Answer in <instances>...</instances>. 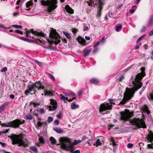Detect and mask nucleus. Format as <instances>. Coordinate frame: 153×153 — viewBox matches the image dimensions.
I'll return each instance as SVG.
<instances>
[{
    "instance_id": "obj_1",
    "label": "nucleus",
    "mask_w": 153,
    "mask_h": 153,
    "mask_svg": "<svg viewBox=\"0 0 153 153\" xmlns=\"http://www.w3.org/2000/svg\"><path fill=\"white\" fill-rule=\"evenodd\" d=\"M141 72L138 74L136 76L134 81H132L133 84V89L127 88L124 93V98L121 101L120 104H125L127 101L131 99L133 97L135 91L140 88L142 86V84L141 82V80L145 75V68H141Z\"/></svg>"
},
{
    "instance_id": "obj_2",
    "label": "nucleus",
    "mask_w": 153,
    "mask_h": 153,
    "mask_svg": "<svg viewBox=\"0 0 153 153\" xmlns=\"http://www.w3.org/2000/svg\"><path fill=\"white\" fill-rule=\"evenodd\" d=\"M27 88L29 91H34V94L36 92L37 89L38 91L43 90V92L45 96H50L52 95V93L50 91H49L48 89L45 87L42 84L40 81H36L34 83H33L32 85H29L27 86Z\"/></svg>"
},
{
    "instance_id": "obj_3",
    "label": "nucleus",
    "mask_w": 153,
    "mask_h": 153,
    "mask_svg": "<svg viewBox=\"0 0 153 153\" xmlns=\"http://www.w3.org/2000/svg\"><path fill=\"white\" fill-rule=\"evenodd\" d=\"M11 138L13 143L14 144H18L19 146L26 148L29 145L28 140L25 138H22L19 135L13 134L11 135Z\"/></svg>"
},
{
    "instance_id": "obj_4",
    "label": "nucleus",
    "mask_w": 153,
    "mask_h": 153,
    "mask_svg": "<svg viewBox=\"0 0 153 153\" xmlns=\"http://www.w3.org/2000/svg\"><path fill=\"white\" fill-rule=\"evenodd\" d=\"M108 101L110 102L109 104L106 102H105L100 105L99 111L102 114H107L109 113V111H106L104 113V111L111 109L112 108V105H115V103L113 102L114 101L113 99H109Z\"/></svg>"
},
{
    "instance_id": "obj_5",
    "label": "nucleus",
    "mask_w": 153,
    "mask_h": 153,
    "mask_svg": "<svg viewBox=\"0 0 153 153\" xmlns=\"http://www.w3.org/2000/svg\"><path fill=\"white\" fill-rule=\"evenodd\" d=\"M57 0H42L41 1V4L43 5H48V8L45 10L48 12H51L53 10L57 7Z\"/></svg>"
},
{
    "instance_id": "obj_6",
    "label": "nucleus",
    "mask_w": 153,
    "mask_h": 153,
    "mask_svg": "<svg viewBox=\"0 0 153 153\" xmlns=\"http://www.w3.org/2000/svg\"><path fill=\"white\" fill-rule=\"evenodd\" d=\"M103 0H91L88 3V5L92 6V4L94 7L97 8V16L99 17L100 16L101 14V10H102L104 5Z\"/></svg>"
},
{
    "instance_id": "obj_7",
    "label": "nucleus",
    "mask_w": 153,
    "mask_h": 153,
    "mask_svg": "<svg viewBox=\"0 0 153 153\" xmlns=\"http://www.w3.org/2000/svg\"><path fill=\"white\" fill-rule=\"evenodd\" d=\"M59 141L61 143L59 144L61 145L60 147L68 151H71L72 148L71 145H67L66 144V143H71V141L67 137H61L59 139ZM57 144V145H58Z\"/></svg>"
},
{
    "instance_id": "obj_8",
    "label": "nucleus",
    "mask_w": 153,
    "mask_h": 153,
    "mask_svg": "<svg viewBox=\"0 0 153 153\" xmlns=\"http://www.w3.org/2000/svg\"><path fill=\"white\" fill-rule=\"evenodd\" d=\"M131 123L133 125L138 128H145L146 126L143 120L138 118H134L131 121Z\"/></svg>"
},
{
    "instance_id": "obj_9",
    "label": "nucleus",
    "mask_w": 153,
    "mask_h": 153,
    "mask_svg": "<svg viewBox=\"0 0 153 153\" xmlns=\"http://www.w3.org/2000/svg\"><path fill=\"white\" fill-rule=\"evenodd\" d=\"M50 36L52 39V41L57 45L60 42V36L55 30H52L50 33Z\"/></svg>"
},
{
    "instance_id": "obj_10",
    "label": "nucleus",
    "mask_w": 153,
    "mask_h": 153,
    "mask_svg": "<svg viewBox=\"0 0 153 153\" xmlns=\"http://www.w3.org/2000/svg\"><path fill=\"white\" fill-rule=\"evenodd\" d=\"M120 114V120L124 121H128L132 115V114L129 111L121 112Z\"/></svg>"
},
{
    "instance_id": "obj_11",
    "label": "nucleus",
    "mask_w": 153,
    "mask_h": 153,
    "mask_svg": "<svg viewBox=\"0 0 153 153\" xmlns=\"http://www.w3.org/2000/svg\"><path fill=\"white\" fill-rule=\"evenodd\" d=\"M19 122V120H15L12 121L7 123V124L5 123H0V125L3 127H12L14 128H16L18 127V125L17 123Z\"/></svg>"
},
{
    "instance_id": "obj_12",
    "label": "nucleus",
    "mask_w": 153,
    "mask_h": 153,
    "mask_svg": "<svg viewBox=\"0 0 153 153\" xmlns=\"http://www.w3.org/2000/svg\"><path fill=\"white\" fill-rule=\"evenodd\" d=\"M30 33H31L33 34L34 35H37L39 36H41L43 37H44L45 36V34L44 32L41 31H34L33 29H31L30 30V31L28 30H26V35L27 36H30Z\"/></svg>"
},
{
    "instance_id": "obj_13",
    "label": "nucleus",
    "mask_w": 153,
    "mask_h": 153,
    "mask_svg": "<svg viewBox=\"0 0 153 153\" xmlns=\"http://www.w3.org/2000/svg\"><path fill=\"white\" fill-rule=\"evenodd\" d=\"M50 100L51 101L50 103L53 105V106H50L49 107V110L53 111L56 110L57 107V103L56 101L52 99H51Z\"/></svg>"
},
{
    "instance_id": "obj_14",
    "label": "nucleus",
    "mask_w": 153,
    "mask_h": 153,
    "mask_svg": "<svg viewBox=\"0 0 153 153\" xmlns=\"http://www.w3.org/2000/svg\"><path fill=\"white\" fill-rule=\"evenodd\" d=\"M77 39L79 43L82 46H85L87 44L85 43V40L83 38H82L81 36H78Z\"/></svg>"
},
{
    "instance_id": "obj_15",
    "label": "nucleus",
    "mask_w": 153,
    "mask_h": 153,
    "mask_svg": "<svg viewBox=\"0 0 153 153\" xmlns=\"http://www.w3.org/2000/svg\"><path fill=\"white\" fill-rule=\"evenodd\" d=\"M153 25V15L150 16V19L149 20L147 24V27H149Z\"/></svg>"
},
{
    "instance_id": "obj_16",
    "label": "nucleus",
    "mask_w": 153,
    "mask_h": 153,
    "mask_svg": "<svg viewBox=\"0 0 153 153\" xmlns=\"http://www.w3.org/2000/svg\"><path fill=\"white\" fill-rule=\"evenodd\" d=\"M147 140L148 141L152 142L153 141V133L152 132H150L148 134V137H147Z\"/></svg>"
},
{
    "instance_id": "obj_17",
    "label": "nucleus",
    "mask_w": 153,
    "mask_h": 153,
    "mask_svg": "<svg viewBox=\"0 0 153 153\" xmlns=\"http://www.w3.org/2000/svg\"><path fill=\"white\" fill-rule=\"evenodd\" d=\"M90 82L95 85H97L99 84V80L96 78H93L90 80Z\"/></svg>"
},
{
    "instance_id": "obj_18",
    "label": "nucleus",
    "mask_w": 153,
    "mask_h": 153,
    "mask_svg": "<svg viewBox=\"0 0 153 153\" xmlns=\"http://www.w3.org/2000/svg\"><path fill=\"white\" fill-rule=\"evenodd\" d=\"M65 8L66 11L71 14H72L74 13V10H73L69 6L67 5L65 6Z\"/></svg>"
},
{
    "instance_id": "obj_19",
    "label": "nucleus",
    "mask_w": 153,
    "mask_h": 153,
    "mask_svg": "<svg viewBox=\"0 0 153 153\" xmlns=\"http://www.w3.org/2000/svg\"><path fill=\"white\" fill-rule=\"evenodd\" d=\"M91 48H89L88 49H86L84 50V57L87 56L91 51Z\"/></svg>"
},
{
    "instance_id": "obj_20",
    "label": "nucleus",
    "mask_w": 153,
    "mask_h": 153,
    "mask_svg": "<svg viewBox=\"0 0 153 153\" xmlns=\"http://www.w3.org/2000/svg\"><path fill=\"white\" fill-rule=\"evenodd\" d=\"M43 124V123H41V122H37L36 124H35V127L38 129L40 128L41 126Z\"/></svg>"
},
{
    "instance_id": "obj_21",
    "label": "nucleus",
    "mask_w": 153,
    "mask_h": 153,
    "mask_svg": "<svg viewBox=\"0 0 153 153\" xmlns=\"http://www.w3.org/2000/svg\"><path fill=\"white\" fill-rule=\"evenodd\" d=\"M71 107L72 109H74L79 108V105L76 104L75 102H73L71 105Z\"/></svg>"
},
{
    "instance_id": "obj_22",
    "label": "nucleus",
    "mask_w": 153,
    "mask_h": 153,
    "mask_svg": "<svg viewBox=\"0 0 153 153\" xmlns=\"http://www.w3.org/2000/svg\"><path fill=\"white\" fill-rule=\"evenodd\" d=\"M30 149L36 153H37L38 152V149L35 146L30 147Z\"/></svg>"
},
{
    "instance_id": "obj_23",
    "label": "nucleus",
    "mask_w": 153,
    "mask_h": 153,
    "mask_svg": "<svg viewBox=\"0 0 153 153\" xmlns=\"http://www.w3.org/2000/svg\"><path fill=\"white\" fill-rule=\"evenodd\" d=\"M30 104L33 105L34 107H36L39 106L40 105V103L34 102L33 101H31L30 102Z\"/></svg>"
},
{
    "instance_id": "obj_24",
    "label": "nucleus",
    "mask_w": 153,
    "mask_h": 153,
    "mask_svg": "<svg viewBox=\"0 0 153 153\" xmlns=\"http://www.w3.org/2000/svg\"><path fill=\"white\" fill-rule=\"evenodd\" d=\"M53 130L58 133H60L63 132V130L60 128H58L56 127L53 128Z\"/></svg>"
},
{
    "instance_id": "obj_25",
    "label": "nucleus",
    "mask_w": 153,
    "mask_h": 153,
    "mask_svg": "<svg viewBox=\"0 0 153 153\" xmlns=\"http://www.w3.org/2000/svg\"><path fill=\"white\" fill-rule=\"evenodd\" d=\"M63 33L68 39H69L71 38V35L68 32L65 31H63Z\"/></svg>"
},
{
    "instance_id": "obj_26",
    "label": "nucleus",
    "mask_w": 153,
    "mask_h": 153,
    "mask_svg": "<svg viewBox=\"0 0 153 153\" xmlns=\"http://www.w3.org/2000/svg\"><path fill=\"white\" fill-rule=\"evenodd\" d=\"M33 0H30L27 2L26 4V7L28 8L30 6H31L33 4Z\"/></svg>"
},
{
    "instance_id": "obj_27",
    "label": "nucleus",
    "mask_w": 153,
    "mask_h": 153,
    "mask_svg": "<svg viewBox=\"0 0 153 153\" xmlns=\"http://www.w3.org/2000/svg\"><path fill=\"white\" fill-rule=\"evenodd\" d=\"M111 141L110 143V145H112L113 146H115L116 145V143L114 140V138L111 137Z\"/></svg>"
},
{
    "instance_id": "obj_28",
    "label": "nucleus",
    "mask_w": 153,
    "mask_h": 153,
    "mask_svg": "<svg viewBox=\"0 0 153 153\" xmlns=\"http://www.w3.org/2000/svg\"><path fill=\"white\" fill-rule=\"evenodd\" d=\"M50 140L51 143L53 144H55L56 143V140L53 137H51L50 138Z\"/></svg>"
},
{
    "instance_id": "obj_29",
    "label": "nucleus",
    "mask_w": 153,
    "mask_h": 153,
    "mask_svg": "<svg viewBox=\"0 0 153 153\" xmlns=\"http://www.w3.org/2000/svg\"><path fill=\"white\" fill-rule=\"evenodd\" d=\"M61 99L64 102L67 103V102L66 101V100H68V97H65L62 94L60 95Z\"/></svg>"
},
{
    "instance_id": "obj_30",
    "label": "nucleus",
    "mask_w": 153,
    "mask_h": 153,
    "mask_svg": "<svg viewBox=\"0 0 153 153\" xmlns=\"http://www.w3.org/2000/svg\"><path fill=\"white\" fill-rule=\"evenodd\" d=\"M148 98L150 100H153V89L152 93L149 94Z\"/></svg>"
},
{
    "instance_id": "obj_31",
    "label": "nucleus",
    "mask_w": 153,
    "mask_h": 153,
    "mask_svg": "<svg viewBox=\"0 0 153 153\" xmlns=\"http://www.w3.org/2000/svg\"><path fill=\"white\" fill-rule=\"evenodd\" d=\"M102 144L101 140L100 139H98L97 140L96 142V146H100Z\"/></svg>"
},
{
    "instance_id": "obj_32",
    "label": "nucleus",
    "mask_w": 153,
    "mask_h": 153,
    "mask_svg": "<svg viewBox=\"0 0 153 153\" xmlns=\"http://www.w3.org/2000/svg\"><path fill=\"white\" fill-rule=\"evenodd\" d=\"M25 116L26 117L27 119L31 120L33 119V117L32 115L30 114H28L26 115Z\"/></svg>"
},
{
    "instance_id": "obj_33",
    "label": "nucleus",
    "mask_w": 153,
    "mask_h": 153,
    "mask_svg": "<svg viewBox=\"0 0 153 153\" xmlns=\"http://www.w3.org/2000/svg\"><path fill=\"white\" fill-rule=\"evenodd\" d=\"M83 27L84 28L83 29V30L84 31L88 30V25L86 24H83Z\"/></svg>"
},
{
    "instance_id": "obj_34",
    "label": "nucleus",
    "mask_w": 153,
    "mask_h": 153,
    "mask_svg": "<svg viewBox=\"0 0 153 153\" xmlns=\"http://www.w3.org/2000/svg\"><path fill=\"white\" fill-rule=\"evenodd\" d=\"M12 27L16 28H22L23 27L22 26L19 25H12Z\"/></svg>"
},
{
    "instance_id": "obj_35",
    "label": "nucleus",
    "mask_w": 153,
    "mask_h": 153,
    "mask_svg": "<svg viewBox=\"0 0 153 153\" xmlns=\"http://www.w3.org/2000/svg\"><path fill=\"white\" fill-rule=\"evenodd\" d=\"M82 140H75L74 141V142L73 143V145H76L78 144L79 143H80L81 142Z\"/></svg>"
},
{
    "instance_id": "obj_36",
    "label": "nucleus",
    "mask_w": 153,
    "mask_h": 153,
    "mask_svg": "<svg viewBox=\"0 0 153 153\" xmlns=\"http://www.w3.org/2000/svg\"><path fill=\"white\" fill-rule=\"evenodd\" d=\"M16 120H19V122H18V123H17L18 125V127H16V128H19V125L22 123H24L25 122V120H23V121H21V120H19V119H16Z\"/></svg>"
},
{
    "instance_id": "obj_37",
    "label": "nucleus",
    "mask_w": 153,
    "mask_h": 153,
    "mask_svg": "<svg viewBox=\"0 0 153 153\" xmlns=\"http://www.w3.org/2000/svg\"><path fill=\"white\" fill-rule=\"evenodd\" d=\"M20 39L23 40L27 42H31V41L30 39H26L24 37H21Z\"/></svg>"
},
{
    "instance_id": "obj_38",
    "label": "nucleus",
    "mask_w": 153,
    "mask_h": 153,
    "mask_svg": "<svg viewBox=\"0 0 153 153\" xmlns=\"http://www.w3.org/2000/svg\"><path fill=\"white\" fill-rule=\"evenodd\" d=\"M62 113L61 112H60L57 115V117L59 119H61L62 118Z\"/></svg>"
},
{
    "instance_id": "obj_39",
    "label": "nucleus",
    "mask_w": 153,
    "mask_h": 153,
    "mask_svg": "<svg viewBox=\"0 0 153 153\" xmlns=\"http://www.w3.org/2000/svg\"><path fill=\"white\" fill-rule=\"evenodd\" d=\"M53 119L51 117H49L48 119V122L49 123H50L53 121Z\"/></svg>"
},
{
    "instance_id": "obj_40",
    "label": "nucleus",
    "mask_w": 153,
    "mask_h": 153,
    "mask_svg": "<svg viewBox=\"0 0 153 153\" xmlns=\"http://www.w3.org/2000/svg\"><path fill=\"white\" fill-rule=\"evenodd\" d=\"M39 142L40 143H44V139L42 137H40L39 139Z\"/></svg>"
},
{
    "instance_id": "obj_41",
    "label": "nucleus",
    "mask_w": 153,
    "mask_h": 153,
    "mask_svg": "<svg viewBox=\"0 0 153 153\" xmlns=\"http://www.w3.org/2000/svg\"><path fill=\"white\" fill-rule=\"evenodd\" d=\"M7 68L6 67H5L2 68L0 70V71L2 72H4L7 71Z\"/></svg>"
},
{
    "instance_id": "obj_42",
    "label": "nucleus",
    "mask_w": 153,
    "mask_h": 153,
    "mask_svg": "<svg viewBox=\"0 0 153 153\" xmlns=\"http://www.w3.org/2000/svg\"><path fill=\"white\" fill-rule=\"evenodd\" d=\"M9 130V129H8L5 130V131H3L0 132V134H5L6 133L8 132V131Z\"/></svg>"
},
{
    "instance_id": "obj_43",
    "label": "nucleus",
    "mask_w": 153,
    "mask_h": 153,
    "mask_svg": "<svg viewBox=\"0 0 153 153\" xmlns=\"http://www.w3.org/2000/svg\"><path fill=\"white\" fill-rule=\"evenodd\" d=\"M9 104V103L8 102H5L2 105L5 108Z\"/></svg>"
},
{
    "instance_id": "obj_44",
    "label": "nucleus",
    "mask_w": 153,
    "mask_h": 153,
    "mask_svg": "<svg viewBox=\"0 0 153 153\" xmlns=\"http://www.w3.org/2000/svg\"><path fill=\"white\" fill-rule=\"evenodd\" d=\"M48 75L52 79H53V80L55 81L56 79L55 78V77H54V76L51 74H48Z\"/></svg>"
},
{
    "instance_id": "obj_45",
    "label": "nucleus",
    "mask_w": 153,
    "mask_h": 153,
    "mask_svg": "<svg viewBox=\"0 0 153 153\" xmlns=\"http://www.w3.org/2000/svg\"><path fill=\"white\" fill-rule=\"evenodd\" d=\"M146 27L145 26H144L143 27L142 29L141 30L140 32H144L146 31Z\"/></svg>"
},
{
    "instance_id": "obj_46",
    "label": "nucleus",
    "mask_w": 153,
    "mask_h": 153,
    "mask_svg": "<svg viewBox=\"0 0 153 153\" xmlns=\"http://www.w3.org/2000/svg\"><path fill=\"white\" fill-rule=\"evenodd\" d=\"M143 36H144V35H143V36H141V37H140V38H139L137 41V42H136L137 43H139V42L140 41H141L142 39H143Z\"/></svg>"
},
{
    "instance_id": "obj_47",
    "label": "nucleus",
    "mask_w": 153,
    "mask_h": 153,
    "mask_svg": "<svg viewBox=\"0 0 153 153\" xmlns=\"http://www.w3.org/2000/svg\"><path fill=\"white\" fill-rule=\"evenodd\" d=\"M100 44V42L99 41H97L96 42L93 46V47L94 48H96L97 47L98 45H99Z\"/></svg>"
},
{
    "instance_id": "obj_48",
    "label": "nucleus",
    "mask_w": 153,
    "mask_h": 153,
    "mask_svg": "<svg viewBox=\"0 0 153 153\" xmlns=\"http://www.w3.org/2000/svg\"><path fill=\"white\" fill-rule=\"evenodd\" d=\"M122 27V26L121 25H120L119 26H117L116 27V30L117 31H119V29H121Z\"/></svg>"
},
{
    "instance_id": "obj_49",
    "label": "nucleus",
    "mask_w": 153,
    "mask_h": 153,
    "mask_svg": "<svg viewBox=\"0 0 153 153\" xmlns=\"http://www.w3.org/2000/svg\"><path fill=\"white\" fill-rule=\"evenodd\" d=\"M39 111L40 113L41 114H44L45 113V111L44 109L42 108L40 109L39 110Z\"/></svg>"
},
{
    "instance_id": "obj_50",
    "label": "nucleus",
    "mask_w": 153,
    "mask_h": 153,
    "mask_svg": "<svg viewBox=\"0 0 153 153\" xmlns=\"http://www.w3.org/2000/svg\"><path fill=\"white\" fill-rule=\"evenodd\" d=\"M98 48H97L96 47V48H95L93 51V53H96L98 51Z\"/></svg>"
},
{
    "instance_id": "obj_51",
    "label": "nucleus",
    "mask_w": 153,
    "mask_h": 153,
    "mask_svg": "<svg viewBox=\"0 0 153 153\" xmlns=\"http://www.w3.org/2000/svg\"><path fill=\"white\" fill-rule=\"evenodd\" d=\"M133 144L131 143H129L127 145V146L129 148H131L133 147Z\"/></svg>"
},
{
    "instance_id": "obj_52",
    "label": "nucleus",
    "mask_w": 153,
    "mask_h": 153,
    "mask_svg": "<svg viewBox=\"0 0 153 153\" xmlns=\"http://www.w3.org/2000/svg\"><path fill=\"white\" fill-rule=\"evenodd\" d=\"M15 32L20 34H23V32L22 31L19 30H16L15 31Z\"/></svg>"
},
{
    "instance_id": "obj_53",
    "label": "nucleus",
    "mask_w": 153,
    "mask_h": 153,
    "mask_svg": "<svg viewBox=\"0 0 153 153\" xmlns=\"http://www.w3.org/2000/svg\"><path fill=\"white\" fill-rule=\"evenodd\" d=\"M4 108L2 105L0 106V113L4 111Z\"/></svg>"
},
{
    "instance_id": "obj_54",
    "label": "nucleus",
    "mask_w": 153,
    "mask_h": 153,
    "mask_svg": "<svg viewBox=\"0 0 153 153\" xmlns=\"http://www.w3.org/2000/svg\"><path fill=\"white\" fill-rule=\"evenodd\" d=\"M54 123L56 125H58L59 124V121L58 120H55L54 122Z\"/></svg>"
},
{
    "instance_id": "obj_55",
    "label": "nucleus",
    "mask_w": 153,
    "mask_h": 153,
    "mask_svg": "<svg viewBox=\"0 0 153 153\" xmlns=\"http://www.w3.org/2000/svg\"><path fill=\"white\" fill-rule=\"evenodd\" d=\"M149 36H152L153 35V29L151 30L149 33Z\"/></svg>"
},
{
    "instance_id": "obj_56",
    "label": "nucleus",
    "mask_w": 153,
    "mask_h": 153,
    "mask_svg": "<svg viewBox=\"0 0 153 153\" xmlns=\"http://www.w3.org/2000/svg\"><path fill=\"white\" fill-rule=\"evenodd\" d=\"M69 94L73 96H76V94L73 91H71L69 93Z\"/></svg>"
},
{
    "instance_id": "obj_57",
    "label": "nucleus",
    "mask_w": 153,
    "mask_h": 153,
    "mask_svg": "<svg viewBox=\"0 0 153 153\" xmlns=\"http://www.w3.org/2000/svg\"><path fill=\"white\" fill-rule=\"evenodd\" d=\"M105 37H103L102 38V39L100 40V42L102 43H103L105 42Z\"/></svg>"
},
{
    "instance_id": "obj_58",
    "label": "nucleus",
    "mask_w": 153,
    "mask_h": 153,
    "mask_svg": "<svg viewBox=\"0 0 153 153\" xmlns=\"http://www.w3.org/2000/svg\"><path fill=\"white\" fill-rule=\"evenodd\" d=\"M10 99H13L14 97H15V96L14 94H11L10 96Z\"/></svg>"
},
{
    "instance_id": "obj_59",
    "label": "nucleus",
    "mask_w": 153,
    "mask_h": 153,
    "mask_svg": "<svg viewBox=\"0 0 153 153\" xmlns=\"http://www.w3.org/2000/svg\"><path fill=\"white\" fill-rule=\"evenodd\" d=\"M124 77L123 76V75L121 76L119 78V80L120 81H121L123 79H124Z\"/></svg>"
},
{
    "instance_id": "obj_60",
    "label": "nucleus",
    "mask_w": 153,
    "mask_h": 153,
    "mask_svg": "<svg viewBox=\"0 0 153 153\" xmlns=\"http://www.w3.org/2000/svg\"><path fill=\"white\" fill-rule=\"evenodd\" d=\"M36 62L37 64L40 66H42V64L41 62H39L38 61H36Z\"/></svg>"
},
{
    "instance_id": "obj_61",
    "label": "nucleus",
    "mask_w": 153,
    "mask_h": 153,
    "mask_svg": "<svg viewBox=\"0 0 153 153\" xmlns=\"http://www.w3.org/2000/svg\"><path fill=\"white\" fill-rule=\"evenodd\" d=\"M0 144L3 147H5V144L4 143L0 142Z\"/></svg>"
},
{
    "instance_id": "obj_62",
    "label": "nucleus",
    "mask_w": 153,
    "mask_h": 153,
    "mask_svg": "<svg viewBox=\"0 0 153 153\" xmlns=\"http://www.w3.org/2000/svg\"><path fill=\"white\" fill-rule=\"evenodd\" d=\"M82 93V91L80 90L77 93L78 96L79 97L81 95Z\"/></svg>"
},
{
    "instance_id": "obj_63",
    "label": "nucleus",
    "mask_w": 153,
    "mask_h": 153,
    "mask_svg": "<svg viewBox=\"0 0 153 153\" xmlns=\"http://www.w3.org/2000/svg\"><path fill=\"white\" fill-rule=\"evenodd\" d=\"M87 138H88V137L86 136H83L82 137V141L85 140Z\"/></svg>"
},
{
    "instance_id": "obj_64",
    "label": "nucleus",
    "mask_w": 153,
    "mask_h": 153,
    "mask_svg": "<svg viewBox=\"0 0 153 153\" xmlns=\"http://www.w3.org/2000/svg\"><path fill=\"white\" fill-rule=\"evenodd\" d=\"M80 151L79 150H77L75 151L73 153H80Z\"/></svg>"
}]
</instances>
